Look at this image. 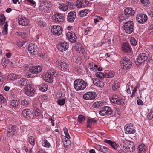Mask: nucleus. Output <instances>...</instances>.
I'll return each mask as SVG.
<instances>
[{"label":"nucleus","instance_id":"f257e3e1","mask_svg":"<svg viewBox=\"0 0 153 153\" xmlns=\"http://www.w3.org/2000/svg\"><path fill=\"white\" fill-rule=\"evenodd\" d=\"M87 85L86 82L81 79H78L76 80L74 83V88L77 91L84 90L86 88Z\"/></svg>","mask_w":153,"mask_h":153},{"label":"nucleus","instance_id":"f03ea898","mask_svg":"<svg viewBox=\"0 0 153 153\" xmlns=\"http://www.w3.org/2000/svg\"><path fill=\"white\" fill-rule=\"evenodd\" d=\"M56 74L54 70L50 71L43 76V77L44 80L51 83L53 82V77L55 76Z\"/></svg>","mask_w":153,"mask_h":153},{"label":"nucleus","instance_id":"7ed1b4c3","mask_svg":"<svg viewBox=\"0 0 153 153\" xmlns=\"http://www.w3.org/2000/svg\"><path fill=\"white\" fill-rule=\"evenodd\" d=\"M123 27L124 30L127 33H131L134 30V23L131 21H127L124 24Z\"/></svg>","mask_w":153,"mask_h":153},{"label":"nucleus","instance_id":"20e7f679","mask_svg":"<svg viewBox=\"0 0 153 153\" xmlns=\"http://www.w3.org/2000/svg\"><path fill=\"white\" fill-rule=\"evenodd\" d=\"M148 59V57L146 54L144 53H141L138 56L135 61L137 65H139L146 61Z\"/></svg>","mask_w":153,"mask_h":153},{"label":"nucleus","instance_id":"39448f33","mask_svg":"<svg viewBox=\"0 0 153 153\" xmlns=\"http://www.w3.org/2000/svg\"><path fill=\"white\" fill-rule=\"evenodd\" d=\"M113 110L109 106H105L101 108L99 114L102 116L110 115L112 114Z\"/></svg>","mask_w":153,"mask_h":153},{"label":"nucleus","instance_id":"423d86ee","mask_svg":"<svg viewBox=\"0 0 153 153\" xmlns=\"http://www.w3.org/2000/svg\"><path fill=\"white\" fill-rule=\"evenodd\" d=\"M111 101L114 103L120 105H123L125 104V100L122 98H120L118 95L117 94H114L113 95Z\"/></svg>","mask_w":153,"mask_h":153},{"label":"nucleus","instance_id":"0eeeda50","mask_svg":"<svg viewBox=\"0 0 153 153\" xmlns=\"http://www.w3.org/2000/svg\"><path fill=\"white\" fill-rule=\"evenodd\" d=\"M111 101L114 103L120 105H123L125 104V100L122 98H120L118 95L117 94H114L113 95Z\"/></svg>","mask_w":153,"mask_h":153},{"label":"nucleus","instance_id":"6e6552de","mask_svg":"<svg viewBox=\"0 0 153 153\" xmlns=\"http://www.w3.org/2000/svg\"><path fill=\"white\" fill-rule=\"evenodd\" d=\"M25 94L29 96H33L34 93L33 86L31 84L27 85L25 88Z\"/></svg>","mask_w":153,"mask_h":153},{"label":"nucleus","instance_id":"1a4fd4ad","mask_svg":"<svg viewBox=\"0 0 153 153\" xmlns=\"http://www.w3.org/2000/svg\"><path fill=\"white\" fill-rule=\"evenodd\" d=\"M96 96V94L95 92L90 91L84 94L83 96V98L86 100H91L94 99Z\"/></svg>","mask_w":153,"mask_h":153},{"label":"nucleus","instance_id":"9d476101","mask_svg":"<svg viewBox=\"0 0 153 153\" xmlns=\"http://www.w3.org/2000/svg\"><path fill=\"white\" fill-rule=\"evenodd\" d=\"M148 18L147 15L144 14H138L136 18L137 22L140 24H143L147 20Z\"/></svg>","mask_w":153,"mask_h":153},{"label":"nucleus","instance_id":"9b49d317","mask_svg":"<svg viewBox=\"0 0 153 153\" xmlns=\"http://www.w3.org/2000/svg\"><path fill=\"white\" fill-rule=\"evenodd\" d=\"M125 133L126 134H134L135 133V129L134 126L131 124H127L124 127Z\"/></svg>","mask_w":153,"mask_h":153},{"label":"nucleus","instance_id":"f8f14e48","mask_svg":"<svg viewBox=\"0 0 153 153\" xmlns=\"http://www.w3.org/2000/svg\"><path fill=\"white\" fill-rule=\"evenodd\" d=\"M51 30L53 33L55 35L59 36L62 32V27L59 26L54 25L51 28Z\"/></svg>","mask_w":153,"mask_h":153},{"label":"nucleus","instance_id":"ddd939ff","mask_svg":"<svg viewBox=\"0 0 153 153\" xmlns=\"http://www.w3.org/2000/svg\"><path fill=\"white\" fill-rule=\"evenodd\" d=\"M57 48L60 51L63 52L68 48V44L67 42H61L58 44Z\"/></svg>","mask_w":153,"mask_h":153},{"label":"nucleus","instance_id":"4468645a","mask_svg":"<svg viewBox=\"0 0 153 153\" xmlns=\"http://www.w3.org/2000/svg\"><path fill=\"white\" fill-rule=\"evenodd\" d=\"M42 68V65H39L30 68L29 71L30 72L33 74H36L40 72Z\"/></svg>","mask_w":153,"mask_h":153},{"label":"nucleus","instance_id":"2eb2a0df","mask_svg":"<svg viewBox=\"0 0 153 153\" xmlns=\"http://www.w3.org/2000/svg\"><path fill=\"white\" fill-rule=\"evenodd\" d=\"M76 3L75 5L78 8H80L82 7H86L89 4L88 1L86 0H77Z\"/></svg>","mask_w":153,"mask_h":153},{"label":"nucleus","instance_id":"dca6fc26","mask_svg":"<svg viewBox=\"0 0 153 153\" xmlns=\"http://www.w3.org/2000/svg\"><path fill=\"white\" fill-rule=\"evenodd\" d=\"M22 113L23 117L27 118L30 119L33 116L32 110L29 109H26L23 110Z\"/></svg>","mask_w":153,"mask_h":153},{"label":"nucleus","instance_id":"f3484780","mask_svg":"<svg viewBox=\"0 0 153 153\" xmlns=\"http://www.w3.org/2000/svg\"><path fill=\"white\" fill-rule=\"evenodd\" d=\"M121 48L123 51L127 53H130L132 50L129 44L126 42H125L123 43Z\"/></svg>","mask_w":153,"mask_h":153},{"label":"nucleus","instance_id":"a211bd4d","mask_svg":"<svg viewBox=\"0 0 153 153\" xmlns=\"http://www.w3.org/2000/svg\"><path fill=\"white\" fill-rule=\"evenodd\" d=\"M76 13L74 11H71L68 14L67 21L70 22H74L76 18Z\"/></svg>","mask_w":153,"mask_h":153},{"label":"nucleus","instance_id":"6ab92c4d","mask_svg":"<svg viewBox=\"0 0 153 153\" xmlns=\"http://www.w3.org/2000/svg\"><path fill=\"white\" fill-rule=\"evenodd\" d=\"M135 146L132 142L129 141L128 143L126 146V149H124L126 151L129 152H133L135 149Z\"/></svg>","mask_w":153,"mask_h":153},{"label":"nucleus","instance_id":"aec40b11","mask_svg":"<svg viewBox=\"0 0 153 153\" xmlns=\"http://www.w3.org/2000/svg\"><path fill=\"white\" fill-rule=\"evenodd\" d=\"M15 133V131L14 128V126L12 125L9 126L7 130V135L9 137H12L14 135Z\"/></svg>","mask_w":153,"mask_h":153},{"label":"nucleus","instance_id":"412c9836","mask_svg":"<svg viewBox=\"0 0 153 153\" xmlns=\"http://www.w3.org/2000/svg\"><path fill=\"white\" fill-rule=\"evenodd\" d=\"M54 20L56 22H62L63 21L62 15L58 13L55 12L54 14Z\"/></svg>","mask_w":153,"mask_h":153},{"label":"nucleus","instance_id":"4be33fe9","mask_svg":"<svg viewBox=\"0 0 153 153\" xmlns=\"http://www.w3.org/2000/svg\"><path fill=\"white\" fill-rule=\"evenodd\" d=\"M124 13L127 17L131 16L134 15V11L131 8H127L124 10Z\"/></svg>","mask_w":153,"mask_h":153},{"label":"nucleus","instance_id":"5701e85b","mask_svg":"<svg viewBox=\"0 0 153 153\" xmlns=\"http://www.w3.org/2000/svg\"><path fill=\"white\" fill-rule=\"evenodd\" d=\"M75 48L76 51L80 54H82L85 51L83 47L79 43H77L75 45Z\"/></svg>","mask_w":153,"mask_h":153},{"label":"nucleus","instance_id":"b1692460","mask_svg":"<svg viewBox=\"0 0 153 153\" xmlns=\"http://www.w3.org/2000/svg\"><path fill=\"white\" fill-rule=\"evenodd\" d=\"M19 24L22 26H25L28 25L29 20L26 18L24 17H19Z\"/></svg>","mask_w":153,"mask_h":153},{"label":"nucleus","instance_id":"393cba45","mask_svg":"<svg viewBox=\"0 0 153 153\" xmlns=\"http://www.w3.org/2000/svg\"><path fill=\"white\" fill-rule=\"evenodd\" d=\"M28 49L29 53L32 54H35L36 51V46L34 44L31 43L29 44Z\"/></svg>","mask_w":153,"mask_h":153},{"label":"nucleus","instance_id":"a878e982","mask_svg":"<svg viewBox=\"0 0 153 153\" xmlns=\"http://www.w3.org/2000/svg\"><path fill=\"white\" fill-rule=\"evenodd\" d=\"M120 65H132V62L131 61L127 58L123 57L120 59Z\"/></svg>","mask_w":153,"mask_h":153},{"label":"nucleus","instance_id":"bb28decb","mask_svg":"<svg viewBox=\"0 0 153 153\" xmlns=\"http://www.w3.org/2000/svg\"><path fill=\"white\" fill-rule=\"evenodd\" d=\"M59 64V66L60 67L61 70L64 71L67 68L68 65L65 61L61 60Z\"/></svg>","mask_w":153,"mask_h":153},{"label":"nucleus","instance_id":"cd10ccee","mask_svg":"<svg viewBox=\"0 0 153 153\" xmlns=\"http://www.w3.org/2000/svg\"><path fill=\"white\" fill-rule=\"evenodd\" d=\"M93 83L97 86L102 87L104 86V84L103 82L101 81L98 79H95L93 80Z\"/></svg>","mask_w":153,"mask_h":153},{"label":"nucleus","instance_id":"c85d7f7f","mask_svg":"<svg viewBox=\"0 0 153 153\" xmlns=\"http://www.w3.org/2000/svg\"><path fill=\"white\" fill-rule=\"evenodd\" d=\"M27 80L25 78L19 79L17 83L19 85L23 86L27 84Z\"/></svg>","mask_w":153,"mask_h":153},{"label":"nucleus","instance_id":"c756f323","mask_svg":"<svg viewBox=\"0 0 153 153\" xmlns=\"http://www.w3.org/2000/svg\"><path fill=\"white\" fill-rule=\"evenodd\" d=\"M97 121L93 119L89 118H88L87 121V126L88 128H91L92 124H93Z\"/></svg>","mask_w":153,"mask_h":153},{"label":"nucleus","instance_id":"7c9ffc66","mask_svg":"<svg viewBox=\"0 0 153 153\" xmlns=\"http://www.w3.org/2000/svg\"><path fill=\"white\" fill-rule=\"evenodd\" d=\"M99 150L104 153H110V150L109 149L103 146L99 145L98 147Z\"/></svg>","mask_w":153,"mask_h":153},{"label":"nucleus","instance_id":"2f4dec72","mask_svg":"<svg viewBox=\"0 0 153 153\" xmlns=\"http://www.w3.org/2000/svg\"><path fill=\"white\" fill-rule=\"evenodd\" d=\"M48 88V85L45 83H42L39 86V89L42 92H45Z\"/></svg>","mask_w":153,"mask_h":153},{"label":"nucleus","instance_id":"473e14b6","mask_svg":"<svg viewBox=\"0 0 153 153\" xmlns=\"http://www.w3.org/2000/svg\"><path fill=\"white\" fill-rule=\"evenodd\" d=\"M28 141L30 144L32 146L31 147L29 148L30 149V152H31L33 147L35 145V143L34 138L32 136H30L28 137Z\"/></svg>","mask_w":153,"mask_h":153},{"label":"nucleus","instance_id":"72a5a7b5","mask_svg":"<svg viewBox=\"0 0 153 153\" xmlns=\"http://www.w3.org/2000/svg\"><path fill=\"white\" fill-rule=\"evenodd\" d=\"M104 102L101 101H97L94 102L93 104V106L95 108H99L102 106L104 104Z\"/></svg>","mask_w":153,"mask_h":153},{"label":"nucleus","instance_id":"f704fd0d","mask_svg":"<svg viewBox=\"0 0 153 153\" xmlns=\"http://www.w3.org/2000/svg\"><path fill=\"white\" fill-rule=\"evenodd\" d=\"M146 146L143 144H141L138 146V150L139 153H145L146 152Z\"/></svg>","mask_w":153,"mask_h":153},{"label":"nucleus","instance_id":"c9c22d12","mask_svg":"<svg viewBox=\"0 0 153 153\" xmlns=\"http://www.w3.org/2000/svg\"><path fill=\"white\" fill-rule=\"evenodd\" d=\"M120 85L117 81H115L112 85V88L114 91H117L120 88Z\"/></svg>","mask_w":153,"mask_h":153},{"label":"nucleus","instance_id":"e433bc0d","mask_svg":"<svg viewBox=\"0 0 153 153\" xmlns=\"http://www.w3.org/2000/svg\"><path fill=\"white\" fill-rule=\"evenodd\" d=\"M68 38H76L77 37L74 32L71 31L68 32L66 34Z\"/></svg>","mask_w":153,"mask_h":153},{"label":"nucleus","instance_id":"4c0bfd02","mask_svg":"<svg viewBox=\"0 0 153 153\" xmlns=\"http://www.w3.org/2000/svg\"><path fill=\"white\" fill-rule=\"evenodd\" d=\"M89 12V11L88 9H85L80 11L79 15L81 17L85 16Z\"/></svg>","mask_w":153,"mask_h":153},{"label":"nucleus","instance_id":"58836bf2","mask_svg":"<svg viewBox=\"0 0 153 153\" xmlns=\"http://www.w3.org/2000/svg\"><path fill=\"white\" fill-rule=\"evenodd\" d=\"M58 7L61 11H66L68 9V6L64 4H59Z\"/></svg>","mask_w":153,"mask_h":153},{"label":"nucleus","instance_id":"ea45409f","mask_svg":"<svg viewBox=\"0 0 153 153\" xmlns=\"http://www.w3.org/2000/svg\"><path fill=\"white\" fill-rule=\"evenodd\" d=\"M129 140H123L120 143V146L123 149H126V146L128 143Z\"/></svg>","mask_w":153,"mask_h":153},{"label":"nucleus","instance_id":"a19ab883","mask_svg":"<svg viewBox=\"0 0 153 153\" xmlns=\"http://www.w3.org/2000/svg\"><path fill=\"white\" fill-rule=\"evenodd\" d=\"M114 76V74L112 71H107L105 72V76L106 77L111 78Z\"/></svg>","mask_w":153,"mask_h":153},{"label":"nucleus","instance_id":"79ce46f5","mask_svg":"<svg viewBox=\"0 0 153 153\" xmlns=\"http://www.w3.org/2000/svg\"><path fill=\"white\" fill-rule=\"evenodd\" d=\"M42 144L43 146L46 148H49L51 146L50 143L46 139L42 141Z\"/></svg>","mask_w":153,"mask_h":153},{"label":"nucleus","instance_id":"37998d69","mask_svg":"<svg viewBox=\"0 0 153 153\" xmlns=\"http://www.w3.org/2000/svg\"><path fill=\"white\" fill-rule=\"evenodd\" d=\"M19 102L17 100H13L10 103V105L13 108H16L19 105Z\"/></svg>","mask_w":153,"mask_h":153},{"label":"nucleus","instance_id":"c03bdc74","mask_svg":"<svg viewBox=\"0 0 153 153\" xmlns=\"http://www.w3.org/2000/svg\"><path fill=\"white\" fill-rule=\"evenodd\" d=\"M6 18L4 15L2 14L0 15V25H2L5 22Z\"/></svg>","mask_w":153,"mask_h":153},{"label":"nucleus","instance_id":"a18cd8bd","mask_svg":"<svg viewBox=\"0 0 153 153\" xmlns=\"http://www.w3.org/2000/svg\"><path fill=\"white\" fill-rule=\"evenodd\" d=\"M73 61L76 63L81 64L82 62V59L79 57L77 56H74L73 57Z\"/></svg>","mask_w":153,"mask_h":153},{"label":"nucleus","instance_id":"49530a36","mask_svg":"<svg viewBox=\"0 0 153 153\" xmlns=\"http://www.w3.org/2000/svg\"><path fill=\"white\" fill-rule=\"evenodd\" d=\"M29 100L28 98H26L23 100L21 102L22 105L26 106L28 105L29 103Z\"/></svg>","mask_w":153,"mask_h":153},{"label":"nucleus","instance_id":"de8ad7c7","mask_svg":"<svg viewBox=\"0 0 153 153\" xmlns=\"http://www.w3.org/2000/svg\"><path fill=\"white\" fill-rule=\"evenodd\" d=\"M37 24L41 27H43L46 26V23L41 19H39L37 22Z\"/></svg>","mask_w":153,"mask_h":153},{"label":"nucleus","instance_id":"09e8293b","mask_svg":"<svg viewBox=\"0 0 153 153\" xmlns=\"http://www.w3.org/2000/svg\"><path fill=\"white\" fill-rule=\"evenodd\" d=\"M95 75L97 77L102 79H103L105 76V75L104 73L100 72H96Z\"/></svg>","mask_w":153,"mask_h":153},{"label":"nucleus","instance_id":"8fccbe9b","mask_svg":"<svg viewBox=\"0 0 153 153\" xmlns=\"http://www.w3.org/2000/svg\"><path fill=\"white\" fill-rule=\"evenodd\" d=\"M26 42V41L25 40L21 39L17 42L16 45L18 47H21Z\"/></svg>","mask_w":153,"mask_h":153},{"label":"nucleus","instance_id":"3c124183","mask_svg":"<svg viewBox=\"0 0 153 153\" xmlns=\"http://www.w3.org/2000/svg\"><path fill=\"white\" fill-rule=\"evenodd\" d=\"M7 21L6 23L4 25V27L3 29L2 33L4 35L6 34L7 33V26L8 25L7 24Z\"/></svg>","mask_w":153,"mask_h":153},{"label":"nucleus","instance_id":"603ef678","mask_svg":"<svg viewBox=\"0 0 153 153\" xmlns=\"http://www.w3.org/2000/svg\"><path fill=\"white\" fill-rule=\"evenodd\" d=\"M18 34L22 38H25L27 37L28 36L27 34L25 32H20Z\"/></svg>","mask_w":153,"mask_h":153},{"label":"nucleus","instance_id":"864d4df0","mask_svg":"<svg viewBox=\"0 0 153 153\" xmlns=\"http://www.w3.org/2000/svg\"><path fill=\"white\" fill-rule=\"evenodd\" d=\"M121 68V69H123L124 70H127L129 69L132 66V65H120Z\"/></svg>","mask_w":153,"mask_h":153},{"label":"nucleus","instance_id":"5fc2aeb1","mask_svg":"<svg viewBox=\"0 0 153 153\" xmlns=\"http://www.w3.org/2000/svg\"><path fill=\"white\" fill-rule=\"evenodd\" d=\"M65 99L64 98L58 99L57 100L58 104L60 105H63L65 103Z\"/></svg>","mask_w":153,"mask_h":153},{"label":"nucleus","instance_id":"6e6d98bb","mask_svg":"<svg viewBox=\"0 0 153 153\" xmlns=\"http://www.w3.org/2000/svg\"><path fill=\"white\" fill-rule=\"evenodd\" d=\"M85 120V118L84 116L82 115H79L78 117V121L79 123H81L82 122Z\"/></svg>","mask_w":153,"mask_h":153},{"label":"nucleus","instance_id":"4d7b16f0","mask_svg":"<svg viewBox=\"0 0 153 153\" xmlns=\"http://www.w3.org/2000/svg\"><path fill=\"white\" fill-rule=\"evenodd\" d=\"M43 4H45L46 8L47 9H49L51 7V4L50 2L44 1L43 2Z\"/></svg>","mask_w":153,"mask_h":153},{"label":"nucleus","instance_id":"13d9d810","mask_svg":"<svg viewBox=\"0 0 153 153\" xmlns=\"http://www.w3.org/2000/svg\"><path fill=\"white\" fill-rule=\"evenodd\" d=\"M130 41L131 45L133 46H135L137 44V41L135 39H130Z\"/></svg>","mask_w":153,"mask_h":153},{"label":"nucleus","instance_id":"bf43d9fd","mask_svg":"<svg viewBox=\"0 0 153 153\" xmlns=\"http://www.w3.org/2000/svg\"><path fill=\"white\" fill-rule=\"evenodd\" d=\"M140 1L144 6H147L149 3V0H140Z\"/></svg>","mask_w":153,"mask_h":153},{"label":"nucleus","instance_id":"052dcab7","mask_svg":"<svg viewBox=\"0 0 153 153\" xmlns=\"http://www.w3.org/2000/svg\"><path fill=\"white\" fill-rule=\"evenodd\" d=\"M63 130L64 131L65 135L66 136V137L68 139L69 138H70V136L68 132V130L67 128H65L63 129Z\"/></svg>","mask_w":153,"mask_h":153},{"label":"nucleus","instance_id":"680f3d73","mask_svg":"<svg viewBox=\"0 0 153 153\" xmlns=\"http://www.w3.org/2000/svg\"><path fill=\"white\" fill-rule=\"evenodd\" d=\"M11 64L14 67L16 68L18 67V61L13 60L11 62Z\"/></svg>","mask_w":153,"mask_h":153},{"label":"nucleus","instance_id":"e2e57ef3","mask_svg":"<svg viewBox=\"0 0 153 153\" xmlns=\"http://www.w3.org/2000/svg\"><path fill=\"white\" fill-rule=\"evenodd\" d=\"M74 69L76 72L77 73L80 74L82 72V70L81 68H79L78 67H75Z\"/></svg>","mask_w":153,"mask_h":153},{"label":"nucleus","instance_id":"0e129e2a","mask_svg":"<svg viewBox=\"0 0 153 153\" xmlns=\"http://www.w3.org/2000/svg\"><path fill=\"white\" fill-rule=\"evenodd\" d=\"M41 113V111L39 110V109L36 108L35 110V115L38 117L39 116Z\"/></svg>","mask_w":153,"mask_h":153},{"label":"nucleus","instance_id":"69168bd1","mask_svg":"<svg viewBox=\"0 0 153 153\" xmlns=\"http://www.w3.org/2000/svg\"><path fill=\"white\" fill-rule=\"evenodd\" d=\"M6 101L5 99L3 97V95L1 94L0 95V101L1 103H4Z\"/></svg>","mask_w":153,"mask_h":153},{"label":"nucleus","instance_id":"338daca9","mask_svg":"<svg viewBox=\"0 0 153 153\" xmlns=\"http://www.w3.org/2000/svg\"><path fill=\"white\" fill-rule=\"evenodd\" d=\"M104 142L105 143L110 145L111 146V145H112V143H113L114 142H113L111 140L107 139L104 140Z\"/></svg>","mask_w":153,"mask_h":153},{"label":"nucleus","instance_id":"774afa93","mask_svg":"<svg viewBox=\"0 0 153 153\" xmlns=\"http://www.w3.org/2000/svg\"><path fill=\"white\" fill-rule=\"evenodd\" d=\"M147 117L149 120H151L153 117V114L149 113L148 114Z\"/></svg>","mask_w":153,"mask_h":153}]
</instances>
